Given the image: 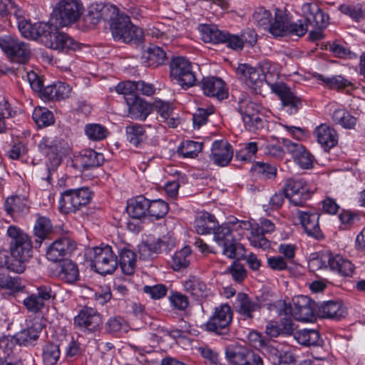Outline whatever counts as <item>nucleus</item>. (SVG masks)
I'll return each instance as SVG.
<instances>
[{
    "mask_svg": "<svg viewBox=\"0 0 365 365\" xmlns=\"http://www.w3.org/2000/svg\"><path fill=\"white\" fill-rule=\"evenodd\" d=\"M212 232L214 234L215 241L221 247L233 239L232 231L227 226H219L217 225Z\"/></svg>",
    "mask_w": 365,
    "mask_h": 365,
    "instance_id": "nucleus-58",
    "label": "nucleus"
},
{
    "mask_svg": "<svg viewBox=\"0 0 365 365\" xmlns=\"http://www.w3.org/2000/svg\"><path fill=\"white\" fill-rule=\"evenodd\" d=\"M85 133L87 137L93 141L105 139L108 133V130L101 124L91 123L85 126Z\"/></svg>",
    "mask_w": 365,
    "mask_h": 365,
    "instance_id": "nucleus-50",
    "label": "nucleus"
},
{
    "mask_svg": "<svg viewBox=\"0 0 365 365\" xmlns=\"http://www.w3.org/2000/svg\"><path fill=\"white\" fill-rule=\"evenodd\" d=\"M307 25L299 20L297 22L288 21L286 29V36H302L307 31Z\"/></svg>",
    "mask_w": 365,
    "mask_h": 365,
    "instance_id": "nucleus-64",
    "label": "nucleus"
},
{
    "mask_svg": "<svg viewBox=\"0 0 365 365\" xmlns=\"http://www.w3.org/2000/svg\"><path fill=\"white\" fill-rule=\"evenodd\" d=\"M201 88L205 95L222 100L227 97V91L224 82L220 78L210 76L203 78Z\"/></svg>",
    "mask_w": 365,
    "mask_h": 365,
    "instance_id": "nucleus-25",
    "label": "nucleus"
},
{
    "mask_svg": "<svg viewBox=\"0 0 365 365\" xmlns=\"http://www.w3.org/2000/svg\"><path fill=\"white\" fill-rule=\"evenodd\" d=\"M292 305H285V314H290L298 321H311L317 314V307L314 301L306 296L295 297Z\"/></svg>",
    "mask_w": 365,
    "mask_h": 365,
    "instance_id": "nucleus-8",
    "label": "nucleus"
},
{
    "mask_svg": "<svg viewBox=\"0 0 365 365\" xmlns=\"http://www.w3.org/2000/svg\"><path fill=\"white\" fill-rule=\"evenodd\" d=\"M4 210L8 215L15 218L26 215L29 206L26 198L18 195L6 198L4 202Z\"/></svg>",
    "mask_w": 365,
    "mask_h": 365,
    "instance_id": "nucleus-29",
    "label": "nucleus"
},
{
    "mask_svg": "<svg viewBox=\"0 0 365 365\" xmlns=\"http://www.w3.org/2000/svg\"><path fill=\"white\" fill-rule=\"evenodd\" d=\"M289 21V16L284 11L277 9L274 14V21H270L267 29L275 37L286 36V29Z\"/></svg>",
    "mask_w": 365,
    "mask_h": 365,
    "instance_id": "nucleus-34",
    "label": "nucleus"
},
{
    "mask_svg": "<svg viewBox=\"0 0 365 365\" xmlns=\"http://www.w3.org/2000/svg\"><path fill=\"white\" fill-rule=\"evenodd\" d=\"M70 250V242L67 238H62L53 242L46 251L47 259L52 262L61 260Z\"/></svg>",
    "mask_w": 365,
    "mask_h": 365,
    "instance_id": "nucleus-35",
    "label": "nucleus"
},
{
    "mask_svg": "<svg viewBox=\"0 0 365 365\" xmlns=\"http://www.w3.org/2000/svg\"><path fill=\"white\" fill-rule=\"evenodd\" d=\"M346 314V308L341 302L330 300L318 304L317 315L322 318L339 319Z\"/></svg>",
    "mask_w": 365,
    "mask_h": 365,
    "instance_id": "nucleus-28",
    "label": "nucleus"
},
{
    "mask_svg": "<svg viewBox=\"0 0 365 365\" xmlns=\"http://www.w3.org/2000/svg\"><path fill=\"white\" fill-rule=\"evenodd\" d=\"M128 107V115L135 120L144 121L152 112L153 106L137 96L125 97Z\"/></svg>",
    "mask_w": 365,
    "mask_h": 365,
    "instance_id": "nucleus-22",
    "label": "nucleus"
},
{
    "mask_svg": "<svg viewBox=\"0 0 365 365\" xmlns=\"http://www.w3.org/2000/svg\"><path fill=\"white\" fill-rule=\"evenodd\" d=\"M51 228L52 226L49 219L45 217L38 218L34 227V232L36 236L39 239V241L36 240L39 246L42 240L50 233Z\"/></svg>",
    "mask_w": 365,
    "mask_h": 365,
    "instance_id": "nucleus-53",
    "label": "nucleus"
},
{
    "mask_svg": "<svg viewBox=\"0 0 365 365\" xmlns=\"http://www.w3.org/2000/svg\"><path fill=\"white\" fill-rule=\"evenodd\" d=\"M118 11V8L113 5L93 3L88 6V13L83 20L88 27L93 28L102 20L109 21L110 24Z\"/></svg>",
    "mask_w": 365,
    "mask_h": 365,
    "instance_id": "nucleus-11",
    "label": "nucleus"
},
{
    "mask_svg": "<svg viewBox=\"0 0 365 365\" xmlns=\"http://www.w3.org/2000/svg\"><path fill=\"white\" fill-rule=\"evenodd\" d=\"M275 225L269 220L261 219L259 225L252 227L248 240L252 246L267 250L270 247V242L264 237L265 233H269L274 230Z\"/></svg>",
    "mask_w": 365,
    "mask_h": 365,
    "instance_id": "nucleus-15",
    "label": "nucleus"
},
{
    "mask_svg": "<svg viewBox=\"0 0 365 365\" xmlns=\"http://www.w3.org/2000/svg\"><path fill=\"white\" fill-rule=\"evenodd\" d=\"M110 29L115 41L136 43L140 41L143 36V30L133 25L128 16L119 14L118 12L110 24Z\"/></svg>",
    "mask_w": 365,
    "mask_h": 365,
    "instance_id": "nucleus-1",
    "label": "nucleus"
},
{
    "mask_svg": "<svg viewBox=\"0 0 365 365\" xmlns=\"http://www.w3.org/2000/svg\"><path fill=\"white\" fill-rule=\"evenodd\" d=\"M0 48L14 62L25 63L30 58L31 49L29 44L16 37L10 35L1 36Z\"/></svg>",
    "mask_w": 365,
    "mask_h": 365,
    "instance_id": "nucleus-5",
    "label": "nucleus"
},
{
    "mask_svg": "<svg viewBox=\"0 0 365 365\" xmlns=\"http://www.w3.org/2000/svg\"><path fill=\"white\" fill-rule=\"evenodd\" d=\"M222 254L230 259L244 258L245 257V251L244 246L237 242L234 238L230 240L222 246Z\"/></svg>",
    "mask_w": 365,
    "mask_h": 365,
    "instance_id": "nucleus-48",
    "label": "nucleus"
},
{
    "mask_svg": "<svg viewBox=\"0 0 365 365\" xmlns=\"http://www.w3.org/2000/svg\"><path fill=\"white\" fill-rule=\"evenodd\" d=\"M136 257V254L131 250L123 248L120 251L118 264L125 274L131 275L134 273Z\"/></svg>",
    "mask_w": 365,
    "mask_h": 365,
    "instance_id": "nucleus-38",
    "label": "nucleus"
},
{
    "mask_svg": "<svg viewBox=\"0 0 365 365\" xmlns=\"http://www.w3.org/2000/svg\"><path fill=\"white\" fill-rule=\"evenodd\" d=\"M242 120L245 128L252 132H255L263 127V120L258 113L243 115Z\"/></svg>",
    "mask_w": 365,
    "mask_h": 365,
    "instance_id": "nucleus-61",
    "label": "nucleus"
},
{
    "mask_svg": "<svg viewBox=\"0 0 365 365\" xmlns=\"http://www.w3.org/2000/svg\"><path fill=\"white\" fill-rule=\"evenodd\" d=\"M282 143L294 160L301 168L309 169L312 166L311 155L305 150L304 147L299 143H292L288 139H283Z\"/></svg>",
    "mask_w": 365,
    "mask_h": 365,
    "instance_id": "nucleus-24",
    "label": "nucleus"
},
{
    "mask_svg": "<svg viewBox=\"0 0 365 365\" xmlns=\"http://www.w3.org/2000/svg\"><path fill=\"white\" fill-rule=\"evenodd\" d=\"M232 320V311L227 304L215 307L212 317L206 323L207 330L217 334H227Z\"/></svg>",
    "mask_w": 365,
    "mask_h": 365,
    "instance_id": "nucleus-10",
    "label": "nucleus"
},
{
    "mask_svg": "<svg viewBox=\"0 0 365 365\" xmlns=\"http://www.w3.org/2000/svg\"><path fill=\"white\" fill-rule=\"evenodd\" d=\"M252 19L257 26L267 29L272 20V14L264 7H257L252 14Z\"/></svg>",
    "mask_w": 365,
    "mask_h": 365,
    "instance_id": "nucleus-54",
    "label": "nucleus"
},
{
    "mask_svg": "<svg viewBox=\"0 0 365 365\" xmlns=\"http://www.w3.org/2000/svg\"><path fill=\"white\" fill-rule=\"evenodd\" d=\"M42 329V324L38 322H35L31 327L18 333L16 336V340L21 346L33 344L38 338Z\"/></svg>",
    "mask_w": 365,
    "mask_h": 365,
    "instance_id": "nucleus-36",
    "label": "nucleus"
},
{
    "mask_svg": "<svg viewBox=\"0 0 365 365\" xmlns=\"http://www.w3.org/2000/svg\"><path fill=\"white\" fill-rule=\"evenodd\" d=\"M221 43H225L227 47L234 50H242L244 46V39L242 37L225 31Z\"/></svg>",
    "mask_w": 365,
    "mask_h": 365,
    "instance_id": "nucleus-63",
    "label": "nucleus"
},
{
    "mask_svg": "<svg viewBox=\"0 0 365 365\" xmlns=\"http://www.w3.org/2000/svg\"><path fill=\"white\" fill-rule=\"evenodd\" d=\"M314 135L325 150L334 147L338 143V135L336 130L326 123L317 126L314 131Z\"/></svg>",
    "mask_w": 365,
    "mask_h": 365,
    "instance_id": "nucleus-27",
    "label": "nucleus"
},
{
    "mask_svg": "<svg viewBox=\"0 0 365 365\" xmlns=\"http://www.w3.org/2000/svg\"><path fill=\"white\" fill-rule=\"evenodd\" d=\"M318 80L322 81L327 86L331 89H343L351 85V83L342 76L324 77L321 74L316 76Z\"/></svg>",
    "mask_w": 365,
    "mask_h": 365,
    "instance_id": "nucleus-47",
    "label": "nucleus"
},
{
    "mask_svg": "<svg viewBox=\"0 0 365 365\" xmlns=\"http://www.w3.org/2000/svg\"><path fill=\"white\" fill-rule=\"evenodd\" d=\"M185 292L193 297L196 300H201L210 294V289L200 278L192 276L183 283Z\"/></svg>",
    "mask_w": 365,
    "mask_h": 365,
    "instance_id": "nucleus-31",
    "label": "nucleus"
},
{
    "mask_svg": "<svg viewBox=\"0 0 365 365\" xmlns=\"http://www.w3.org/2000/svg\"><path fill=\"white\" fill-rule=\"evenodd\" d=\"M261 72L263 81L266 82L272 91L273 85L283 84L282 82H274L275 78L278 76V72L275 66L272 65L270 62L264 61L262 63Z\"/></svg>",
    "mask_w": 365,
    "mask_h": 365,
    "instance_id": "nucleus-46",
    "label": "nucleus"
},
{
    "mask_svg": "<svg viewBox=\"0 0 365 365\" xmlns=\"http://www.w3.org/2000/svg\"><path fill=\"white\" fill-rule=\"evenodd\" d=\"M168 212V205L162 200L149 201L148 215L155 220L163 217Z\"/></svg>",
    "mask_w": 365,
    "mask_h": 365,
    "instance_id": "nucleus-52",
    "label": "nucleus"
},
{
    "mask_svg": "<svg viewBox=\"0 0 365 365\" xmlns=\"http://www.w3.org/2000/svg\"><path fill=\"white\" fill-rule=\"evenodd\" d=\"M333 120L347 129L353 128L356 123V118L344 109H337L332 115Z\"/></svg>",
    "mask_w": 365,
    "mask_h": 365,
    "instance_id": "nucleus-45",
    "label": "nucleus"
},
{
    "mask_svg": "<svg viewBox=\"0 0 365 365\" xmlns=\"http://www.w3.org/2000/svg\"><path fill=\"white\" fill-rule=\"evenodd\" d=\"M73 197L74 204L78 210L82 206L86 205L91 199V192L88 187L70 190Z\"/></svg>",
    "mask_w": 365,
    "mask_h": 365,
    "instance_id": "nucleus-55",
    "label": "nucleus"
},
{
    "mask_svg": "<svg viewBox=\"0 0 365 365\" xmlns=\"http://www.w3.org/2000/svg\"><path fill=\"white\" fill-rule=\"evenodd\" d=\"M60 356V349L58 345L49 343L43 349V361L44 365H54Z\"/></svg>",
    "mask_w": 365,
    "mask_h": 365,
    "instance_id": "nucleus-51",
    "label": "nucleus"
},
{
    "mask_svg": "<svg viewBox=\"0 0 365 365\" xmlns=\"http://www.w3.org/2000/svg\"><path fill=\"white\" fill-rule=\"evenodd\" d=\"M297 215L302 225L309 236L316 239H319L322 237L319 225V215L318 213L299 211Z\"/></svg>",
    "mask_w": 365,
    "mask_h": 365,
    "instance_id": "nucleus-26",
    "label": "nucleus"
},
{
    "mask_svg": "<svg viewBox=\"0 0 365 365\" xmlns=\"http://www.w3.org/2000/svg\"><path fill=\"white\" fill-rule=\"evenodd\" d=\"M236 309L244 319H251L254 313L260 309V305L250 298L247 294L240 292L236 298Z\"/></svg>",
    "mask_w": 365,
    "mask_h": 365,
    "instance_id": "nucleus-30",
    "label": "nucleus"
},
{
    "mask_svg": "<svg viewBox=\"0 0 365 365\" xmlns=\"http://www.w3.org/2000/svg\"><path fill=\"white\" fill-rule=\"evenodd\" d=\"M92 266L103 275L113 273L118 267L117 256L111 247H96L93 249Z\"/></svg>",
    "mask_w": 365,
    "mask_h": 365,
    "instance_id": "nucleus-7",
    "label": "nucleus"
},
{
    "mask_svg": "<svg viewBox=\"0 0 365 365\" xmlns=\"http://www.w3.org/2000/svg\"><path fill=\"white\" fill-rule=\"evenodd\" d=\"M302 11L309 24L319 29H323L327 26L329 16L324 14L317 4H304L302 6Z\"/></svg>",
    "mask_w": 365,
    "mask_h": 365,
    "instance_id": "nucleus-21",
    "label": "nucleus"
},
{
    "mask_svg": "<svg viewBox=\"0 0 365 365\" xmlns=\"http://www.w3.org/2000/svg\"><path fill=\"white\" fill-rule=\"evenodd\" d=\"M200 31L203 41L213 43H221L225 33L219 30L216 26L209 24L202 25Z\"/></svg>",
    "mask_w": 365,
    "mask_h": 365,
    "instance_id": "nucleus-43",
    "label": "nucleus"
},
{
    "mask_svg": "<svg viewBox=\"0 0 365 365\" xmlns=\"http://www.w3.org/2000/svg\"><path fill=\"white\" fill-rule=\"evenodd\" d=\"M38 148L48 158V175L45 179L50 183L51 172L56 170L61 162L63 141L57 137L46 136L40 141Z\"/></svg>",
    "mask_w": 365,
    "mask_h": 365,
    "instance_id": "nucleus-2",
    "label": "nucleus"
},
{
    "mask_svg": "<svg viewBox=\"0 0 365 365\" xmlns=\"http://www.w3.org/2000/svg\"><path fill=\"white\" fill-rule=\"evenodd\" d=\"M18 28L21 35L26 38L38 39L42 42L46 35L51 31V25L43 22L31 24L30 21L22 19L18 21Z\"/></svg>",
    "mask_w": 365,
    "mask_h": 365,
    "instance_id": "nucleus-18",
    "label": "nucleus"
},
{
    "mask_svg": "<svg viewBox=\"0 0 365 365\" xmlns=\"http://www.w3.org/2000/svg\"><path fill=\"white\" fill-rule=\"evenodd\" d=\"M202 143L192 140H187L182 143L178 148V153L183 158H195L202 150Z\"/></svg>",
    "mask_w": 365,
    "mask_h": 365,
    "instance_id": "nucleus-49",
    "label": "nucleus"
},
{
    "mask_svg": "<svg viewBox=\"0 0 365 365\" xmlns=\"http://www.w3.org/2000/svg\"><path fill=\"white\" fill-rule=\"evenodd\" d=\"M170 71L172 81L182 88L191 87L197 81L191 63L185 57L173 58L170 63Z\"/></svg>",
    "mask_w": 365,
    "mask_h": 365,
    "instance_id": "nucleus-3",
    "label": "nucleus"
},
{
    "mask_svg": "<svg viewBox=\"0 0 365 365\" xmlns=\"http://www.w3.org/2000/svg\"><path fill=\"white\" fill-rule=\"evenodd\" d=\"M8 235L11 238V254L12 257H32V243L30 237L19 227L11 225L7 230Z\"/></svg>",
    "mask_w": 365,
    "mask_h": 365,
    "instance_id": "nucleus-9",
    "label": "nucleus"
},
{
    "mask_svg": "<svg viewBox=\"0 0 365 365\" xmlns=\"http://www.w3.org/2000/svg\"><path fill=\"white\" fill-rule=\"evenodd\" d=\"M82 11L80 0H61L54 8L52 18L59 26H68L79 19Z\"/></svg>",
    "mask_w": 365,
    "mask_h": 365,
    "instance_id": "nucleus-4",
    "label": "nucleus"
},
{
    "mask_svg": "<svg viewBox=\"0 0 365 365\" xmlns=\"http://www.w3.org/2000/svg\"><path fill=\"white\" fill-rule=\"evenodd\" d=\"M43 43L48 48L63 52L75 51L79 48L78 43L67 34L57 31L51 25V31L46 35Z\"/></svg>",
    "mask_w": 365,
    "mask_h": 365,
    "instance_id": "nucleus-14",
    "label": "nucleus"
},
{
    "mask_svg": "<svg viewBox=\"0 0 365 365\" xmlns=\"http://www.w3.org/2000/svg\"><path fill=\"white\" fill-rule=\"evenodd\" d=\"M148 209L149 200L142 195L137 196L128 201L126 208L128 214L135 219L145 217Z\"/></svg>",
    "mask_w": 365,
    "mask_h": 365,
    "instance_id": "nucleus-33",
    "label": "nucleus"
},
{
    "mask_svg": "<svg viewBox=\"0 0 365 365\" xmlns=\"http://www.w3.org/2000/svg\"><path fill=\"white\" fill-rule=\"evenodd\" d=\"M232 156V148L227 141L216 140L212 143L210 158L215 165L226 166L231 161Z\"/></svg>",
    "mask_w": 365,
    "mask_h": 365,
    "instance_id": "nucleus-23",
    "label": "nucleus"
},
{
    "mask_svg": "<svg viewBox=\"0 0 365 365\" xmlns=\"http://www.w3.org/2000/svg\"><path fill=\"white\" fill-rule=\"evenodd\" d=\"M225 356L233 365H264L259 354L237 343L226 346Z\"/></svg>",
    "mask_w": 365,
    "mask_h": 365,
    "instance_id": "nucleus-6",
    "label": "nucleus"
},
{
    "mask_svg": "<svg viewBox=\"0 0 365 365\" xmlns=\"http://www.w3.org/2000/svg\"><path fill=\"white\" fill-rule=\"evenodd\" d=\"M341 13L350 16L356 21H360L365 19V11L363 9L362 6L357 5H347L342 4L339 7Z\"/></svg>",
    "mask_w": 365,
    "mask_h": 365,
    "instance_id": "nucleus-56",
    "label": "nucleus"
},
{
    "mask_svg": "<svg viewBox=\"0 0 365 365\" xmlns=\"http://www.w3.org/2000/svg\"><path fill=\"white\" fill-rule=\"evenodd\" d=\"M286 197L297 207H303L312 193L305 181L301 179H289L284 187Z\"/></svg>",
    "mask_w": 365,
    "mask_h": 365,
    "instance_id": "nucleus-12",
    "label": "nucleus"
},
{
    "mask_svg": "<svg viewBox=\"0 0 365 365\" xmlns=\"http://www.w3.org/2000/svg\"><path fill=\"white\" fill-rule=\"evenodd\" d=\"M24 305L31 312L37 313L44 307V303L36 294H31L24 300Z\"/></svg>",
    "mask_w": 365,
    "mask_h": 365,
    "instance_id": "nucleus-62",
    "label": "nucleus"
},
{
    "mask_svg": "<svg viewBox=\"0 0 365 365\" xmlns=\"http://www.w3.org/2000/svg\"><path fill=\"white\" fill-rule=\"evenodd\" d=\"M58 276L67 283L76 282L79 277L77 264L69 259L62 261L58 265Z\"/></svg>",
    "mask_w": 365,
    "mask_h": 365,
    "instance_id": "nucleus-39",
    "label": "nucleus"
},
{
    "mask_svg": "<svg viewBox=\"0 0 365 365\" xmlns=\"http://www.w3.org/2000/svg\"><path fill=\"white\" fill-rule=\"evenodd\" d=\"M191 259V250L186 246L176 252L172 258V267L175 271H180L189 266Z\"/></svg>",
    "mask_w": 365,
    "mask_h": 365,
    "instance_id": "nucleus-42",
    "label": "nucleus"
},
{
    "mask_svg": "<svg viewBox=\"0 0 365 365\" xmlns=\"http://www.w3.org/2000/svg\"><path fill=\"white\" fill-rule=\"evenodd\" d=\"M153 110H155L159 114L162 120H167L173 115V108L170 103L156 100L153 104Z\"/></svg>",
    "mask_w": 365,
    "mask_h": 365,
    "instance_id": "nucleus-60",
    "label": "nucleus"
},
{
    "mask_svg": "<svg viewBox=\"0 0 365 365\" xmlns=\"http://www.w3.org/2000/svg\"><path fill=\"white\" fill-rule=\"evenodd\" d=\"M294 338L304 346H319L320 345L319 333L314 329H304L297 331Z\"/></svg>",
    "mask_w": 365,
    "mask_h": 365,
    "instance_id": "nucleus-41",
    "label": "nucleus"
},
{
    "mask_svg": "<svg viewBox=\"0 0 365 365\" xmlns=\"http://www.w3.org/2000/svg\"><path fill=\"white\" fill-rule=\"evenodd\" d=\"M104 158L102 153H97L92 149L82 150L78 155L74 157L73 166L79 171L101 165Z\"/></svg>",
    "mask_w": 365,
    "mask_h": 365,
    "instance_id": "nucleus-19",
    "label": "nucleus"
},
{
    "mask_svg": "<svg viewBox=\"0 0 365 365\" xmlns=\"http://www.w3.org/2000/svg\"><path fill=\"white\" fill-rule=\"evenodd\" d=\"M329 252L326 251L322 253L314 254L309 260V267L313 270L329 267Z\"/></svg>",
    "mask_w": 365,
    "mask_h": 365,
    "instance_id": "nucleus-59",
    "label": "nucleus"
},
{
    "mask_svg": "<svg viewBox=\"0 0 365 365\" xmlns=\"http://www.w3.org/2000/svg\"><path fill=\"white\" fill-rule=\"evenodd\" d=\"M261 71L260 68H255L247 64H241L237 69L240 80L255 91H257L264 82Z\"/></svg>",
    "mask_w": 365,
    "mask_h": 365,
    "instance_id": "nucleus-20",
    "label": "nucleus"
},
{
    "mask_svg": "<svg viewBox=\"0 0 365 365\" xmlns=\"http://www.w3.org/2000/svg\"><path fill=\"white\" fill-rule=\"evenodd\" d=\"M272 92L279 96L283 108L289 114H295L302 107L301 99L286 83L273 85Z\"/></svg>",
    "mask_w": 365,
    "mask_h": 365,
    "instance_id": "nucleus-16",
    "label": "nucleus"
},
{
    "mask_svg": "<svg viewBox=\"0 0 365 365\" xmlns=\"http://www.w3.org/2000/svg\"><path fill=\"white\" fill-rule=\"evenodd\" d=\"M165 60V52L160 47L155 45H150L148 47L142 56V63L148 67H158L163 64Z\"/></svg>",
    "mask_w": 365,
    "mask_h": 365,
    "instance_id": "nucleus-32",
    "label": "nucleus"
},
{
    "mask_svg": "<svg viewBox=\"0 0 365 365\" xmlns=\"http://www.w3.org/2000/svg\"><path fill=\"white\" fill-rule=\"evenodd\" d=\"M103 323L100 314L91 307L83 308L74 318L76 326L89 331H96L99 329Z\"/></svg>",
    "mask_w": 365,
    "mask_h": 365,
    "instance_id": "nucleus-17",
    "label": "nucleus"
},
{
    "mask_svg": "<svg viewBox=\"0 0 365 365\" xmlns=\"http://www.w3.org/2000/svg\"><path fill=\"white\" fill-rule=\"evenodd\" d=\"M175 245V240L170 235H165L158 239H148L139 246L140 257L148 259L153 255L162 252H168Z\"/></svg>",
    "mask_w": 365,
    "mask_h": 365,
    "instance_id": "nucleus-13",
    "label": "nucleus"
},
{
    "mask_svg": "<svg viewBox=\"0 0 365 365\" xmlns=\"http://www.w3.org/2000/svg\"><path fill=\"white\" fill-rule=\"evenodd\" d=\"M125 135L127 140L136 147L148 138L144 126L140 124H132L126 126Z\"/></svg>",
    "mask_w": 365,
    "mask_h": 365,
    "instance_id": "nucleus-40",
    "label": "nucleus"
},
{
    "mask_svg": "<svg viewBox=\"0 0 365 365\" xmlns=\"http://www.w3.org/2000/svg\"><path fill=\"white\" fill-rule=\"evenodd\" d=\"M217 225L213 215L209 212H202L195 221V229L199 235H207L213 232Z\"/></svg>",
    "mask_w": 365,
    "mask_h": 365,
    "instance_id": "nucleus-37",
    "label": "nucleus"
},
{
    "mask_svg": "<svg viewBox=\"0 0 365 365\" xmlns=\"http://www.w3.org/2000/svg\"><path fill=\"white\" fill-rule=\"evenodd\" d=\"M59 210L61 212L65 214L75 212L77 211L76 207L74 204L73 197L70 190L62 193L59 200Z\"/></svg>",
    "mask_w": 365,
    "mask_h": 365,
    "instance_id": "nucleus-57",
    "label": "nucleus"
},
{
    "mask_svg": "<svg viewBox=\"0 0 365 365\" xmlns=\"http://www.w3.org/2000/svg\"><path fill=\"white\" fill-rule=\"evenodd\" d=\"M32 118L39 128L46 127L54 123L53 113L43 107L35 108Z\"/></svg>",
    "mask_w": 365,
    "mask_h": 365,
    "instance_id": "nucleus-44",
    "label": "nucleus"
}]
</instances>
